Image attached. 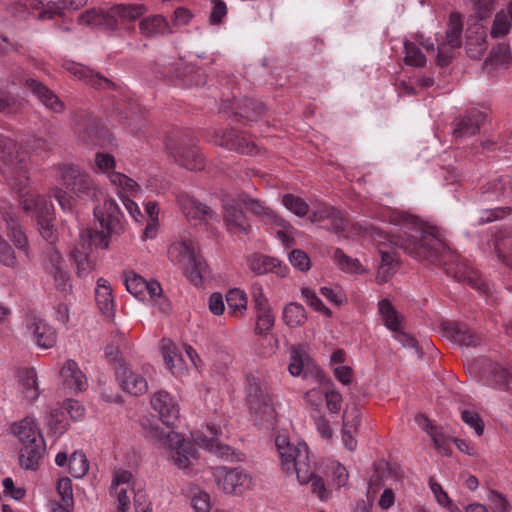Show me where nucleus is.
Returning <instances> with one entry per match:
<instances>
[{"mask_svg": "<svg viewBox=\"0 0 512 512\" xmlns=\"http://www.w3.org/2000/svg\"><path fill=\"white\" fill-rule=\"evenodd\" d=\"M192 438L199 447L213 452L222 458H229L231 455V447L218 441V430L214 425H208L206 432L195 431L192 433Z\"/></svg>", "mask_w": 512, "mask_h": 512, "instance_id": "nucleus-20", "label": "nucleus"}, {"mask_svg": "<svg viewBox=\"0 0 512 512\" xmlns=\"http://www.w3.org/2000/svg\"><path fill=\"white\" fill-rule=\"evenodd\" d=\"M463 22L462 16L458 12L450 14L448 29L445 36L438 42V53L436 56V64L440 67H446L450 64L455 54L454 51L462 45Z\"/></svg>", "mask_w": 512, "mask_h": 512, "instance_id": "nucleus-9", "label": "nucleus"}, {"mask_svg": "<svg viewBox=\"0 0 512 512\" xmlns=\"http://www.w3.org/2000/svg\"><path fill=\"white\" fill-rule=\"evenodd\" d=\"M124 284L127 291L139 300L145 299V290L147 289V281L134 271L124 273Z\"/></svg>", "mask_w": 512, "mask_h": 512, "instance_id": "nucleus-43", "label": "nucleus"}, {"mask_svg": "<svg viewBox=\"0 0 512 512\" xmlns=\"http://www.w3.org/2000/svg\"><path fill=\"white\" fill-rule=\"evenodd\" d=\"M60 375L64 386L74 392L84 391L88 386L85 374L74 360H67L64 363Z\"/></svg>", "mask_w": 512, "mask_h": 512, "instance_id": "nucleus-27", "label": "nucleus"}, {"mask_svg": "<svg viewBox=\"0 0 512 512\" xmlns=\"http://www.w3.org/2000/svg\"><path fill=\"white\" fill-rule=\"evenodd\" d=\"M146 12V7L141 4H119L108 9L110 17V31L116 30L120 25L133 22Z\"/></svg>", "mask_w": 512, "mask_h": 512, "instance_id": "nucleus-21", "label": "nucleus"}, {"mask_svg": "<svg viewBox=\"0 0 512 512\" xmlns=\"http://www.w3.org/2000/svg\"><path fill=\"white\" fill-rule=\"evenodd\" d=\"M400 217V231L387 236L390 244L417 260L444 264L447 275L456 281L467 283L481 294L487 296L491 294L489 284L481 278L477 270L464 262L447 263L450 255L437 227L428 225L409 214H403Z\"/></svg>", "mask_w": 512, "mask_h": 512, "instance_id": "nucleus-1", "label": "nucleus"}, {"mask_svg": "<svg viewBox=\"0 0 512 512\" xmlns=\"http://www.w3.org/2000/svg\"><path fill=\"white\" fill-rule=\"evenodd\" d=\"M265 111V105L257 100L244 98L238 107L237 114L247 121L257 120Z\"/></svg>", "mask_w": 512, "mask_h": 512, "instance_id": "nucleus-45", "label": "nucleus"}, {"mask_svg": "<svg viewBox=\"0 0 512 512\" xmlns=\"http://www.w3.org/2000/svg\"><path fill=\"white\" fill-rule=\"evenodd\" d=\"M485 120L486 114L484 112L469 111L455 119L453 134L456 138L473 136L479 132Z\"/></svg>", "mask_w": 512, "mask_h": 512, "instance_id": "nucleus-22", "label": "nucleus"}, {"mask_svg": "<svg viewBox=\"0 0 512 512\" xmlns=\"http://www.w3.org/2000/svg\"><path fill=\"white\" fill-rule=\"evenodd\" d=\"M227 309L230 314L242 312L246 309L247 299L245 293L240 289H231L226 295Z\"/></svg>", "mask_w": 512, "mask_h": 512, "instance_id": "nucleus-48", "label": "nucleus"}, {"mask_svg": "<svg viewBox=\"0 0 512 512\" xmlns=\"http://www.w3.org/2000/svg\"><path fill=\"white\" fill-rule=\"evenodd\" d=\"M283 205L298 217H304L309 211V205L294 194H285L282 198Z\"/></svg>", "mask_w": 512, "mask_h": 512, "instance_id": "nucleus-49", "label": "nucleus"}, {"mask_svg": "<svg viewBox=\"0 0 512 512\" xmlns=\"http://www.w3.org/2000/svg\"><path fill=\"white\" fill-rule=\"evenodd\" d=\"M57 180L79 198L95 195V184L88 173L75 164H59L54 167Z\"/></svg>", "mask_w": 512, "mask_h": 512, "instance_id": "nucleus-8", "label": "nucleus"}, {"mask_svg": "<svg viewBox=\"0 0 512 512\" xmlns=\"http://www.w3.org/2000/svg\"><path fill=\"white\" fill-rule=\"evenodd\" d=\"M94 216L101 227V231L85 229L79 234V241L71 252L75 262L77 275L87 277L95 267L94 259L90 255L91 247L107 248L110 238L124 230L123 215L114 199L107 197L103 203L94 208Z\"/></svg>", "mask_w": 512, "mask_h": 512, "instance_id": "nucleus-3", "label": "nucleus"}, {"mask_svg": "<svg viewBox=\"0 0 512 512\" xmlns=\"http://www.w3.org/2000/svg\"><path fill=\"white\" fill-rule=\"evenodd\" d=\"M161 354L167 368L173 371L178 362H181V357L176 351V347L170 340L163 339L161 344Z\"/></svg>", "mask_w": 512, "mask_h": 512, "instance_id": "nucleus-52", "label": "nucleus"}, {"mask_svg": "<svg viewBox=\"0 0 512 512\" xmlns=\"http://www.w3.org/2000/svg\"><path fill=\"white\" fill-rule=\"evenodd\" d=\"M461 417H462V420L467 425L474 428V430L478 436L483 434L484 424L477 412L471 411V410H464L461 413Z\"/></svg>", "mask_w": 512, "mask_h": 512, "instance_id": "nucleus-63", "label": "nucleus"}, {"mask_svg": "<svg viewBox=\"0 0 512 512\" xmlns=\"http://www.w3.org/2000/svg\"><path fill=\"white\" fill-rule=\"evenodd\" d=\"M283 470L288 474L295 473L300 484H311V492L322 501L330 497L324 480L315 474L316 463L310 460V453L306 443H291L284 435L277 436L275 440Z\"/></svg>", "mask_w": 512, "mask_h": 512, "instance_id": "nucleus-4", "label": "nucleus"}, {"mask_svg": "<svg viewBox=\"0 0 512 512\" xmlns=\"http://www.w3.org/2000/svg\"><path fill=\"white\" fill-rule=\"evenodd\" d=\"M477 362L484 369V373L489 374L499 387L508 386L511 375L506 368L487 358H480Z\"/></svg>", "mask_w": 512, "mask_h": 512, "instance_id": "nucleus-37", "label": "nucleus"}, {"mask_svg": "<svg viewBox=\"0 0 512 512\" xmlns=\"http://www.w3.org/2000/svg\"><path fill=\"white\" fill-rule=\"evenodd\" d=\"M405 58L404 61L407 65L415 67H424L426 64V57L416 46L415 43L405 41Z\"/></svg>", "mask_w": 512, "mask_h": 512, "instance_id": "nucleus-50", "label": "nucleus"}, {"mask_svg": "<svg viewBox=\"0 0 512 512\" xmlns=\"http://www.w3.org/2000/svg\"><path fill=\"white\" fill-rule=\"evenodd\" d=\"M283 320L289 327H298L305 323L306 314L302 305L291 302L284 307Z\"/></svg>", "mask_w": 512, "mask_h": 512, "instance_id": "nucleus-44", "label": "nucleus"}, {"mask_svg": "<svg viewBox=\"0 0 512 512\" xmlns=\"http://www.w3.org/2000/svg\"><path fill=\"white\" fill-rule=\"evenodd\" d=\"M58 493L66 506H73L72 482L68 477L61 478L57 484Z\"/></svg>", "mask_w": 512, "mask_h": 512, "instance_id": "nucleus-60", "label": "nucleus"}, {"mask_svg": "<svg viewBox=\"0 0 512 512\" xmlns=\"http://www.w3.org/2000/svg\"><path fill=\"white\" fill-rule=\"evenodd\" d=\"M0 173L19 193L22 208L33 212L37 224L40 220L53 221L54 207L50 200L27 190L29 185L27 155L12 138L0 133Z\"/></svg>", "mask_w": 512, "mask_h": 512, "instance_id": "nucleus-2", "label": "nucleus"}, {"mask_svg": "<svg viewBox=\"0 0 512 512\" xmlns=\"http://www.w3.org/2000/svg\"><path fill=\"white\" fill-rule=\"evenodd\" d=\"M20 5L24 14L28 8L42 9L38 17L41 19H51L54 15L61 14L63 11V0H23Z\"/></svg>", "mask_w": 512, "mask_h": 512, "instance_id": "nucleus-32", "label": "nucleus"}, {"mask_svg": "<svg viewBox=\"0 0 512 512\" xmlns=\"http://www.w3.org/2000/svg\"><path fill=\"white\" fill-rule=\"evenodd\" d=\"M110 17L107 11H98L96 9H89L81 13L78 17V22L81 25L100 28L110 31Z\"/></svg>", "mask_w": 512, "mask_h": 512, "instance_id": "nucleus-38", "label": "nucleus"}, {"mask_svg": "<svg viewBox=\"0 0 512 512\" xmlns=\"http://www.w3.org/2000/svg\"><path fill=\"white\" fill-rule=\"evenodd\" d=\"M13 432L17 435L22 444L29 443L30 440L43 438L36 427L34 419L30 417H26L18 424H14Z\"/></svg>", "mask_w": 512, "mask_h": 512, "instance_id": "nucleus-40", "label": "nucleus"}, {"mask_svg": "<svg viewBox=\"0 0 512 512\" xmlns=\"http://www.w3.org/2000/svg\"><path fill=\"white\" fill-rule=\"evenodd\" d=\"M288 370L293 376L302 375L303 378H307L309 373H311L320 383L324 380L321 371L310 363L309 357L301 347L292 348Z\"/></svg>", "mask_w": 512, "mask_h": 512, "instance_id": "nucleus-18", "label": "nucleus"}, {"mask_svg": "<svg viewBox=\"0 0 512 512\" xmlns=\"http://www.w3.org/2000/svg\"><path fill=\"white\" fill-rule=\"evenodd\" d=\"M302 297L305 299V301L313 307L316 311L322 312L326 316H331V310L328 309L321 299L317 297L314 291H312L309 288H302L301 290Z\"/></svg>", "mask_w": 512, "mask_h": 512, "instance_id": "nucleus-57", "label": "nucleus"}, {"mask_svg": "<svg viewBox=\"0 0 512 512\" xmlns=\"http://www.w3.org/2000/svg\"><path fill=\"white\" fill-rule=\"evenodd\" d=\"M116 377L121 388L131 395H142L148 390L146 379L132 371L125 364L119 365L117 368Z\"/></svg>", "mask_w": 512, "mask_h": 512, "instance_id": "nucleus-23", "label": "nucleus"}, {"mask_svg": "<svg viewBox=\"0 0 512 512\" xmlns=\"http://www.w3.org/2000/svg\"><path fill=\"white\" fill-rule=\"evenodd\" d=\"M95 165L100 171L108 174L109 181L116 188L130 194L137 193L140 190V186L132 178L120 172L110 171L115 167V159L111 154L97 152L95 154Z\"/></svg>", "mask_w": 512, "mask_h": 512, "instance_id": "nucleus-13", "label": "nucleus"}, {"mask_svg": "<svg viewBox=\"0 0 512 512\" xmlns=\"http://www.w3.org/2000/svg\"><path fill=\"white\" fill-rule=\"evenodd\" d=\"M168 256L173 263L183 267L195 286L201 285L203 279L210 274L208 265L198 253L195 242L190 239L171 244Z\"/></svg>", "mask_w": 512, "mask_h": 512, "instance_id": "nucleus-6", "label": "nucleus"}, {"mask_svg": "<svg viewBox=\"0 0 512 512\" xmlns=\"http://www.w3.org/2000/svg\"><path fill=\"white\" fill-rule=\"evenodd\" d=\"M289 261L293 267L301 272L308 271L311 266L308 255L300 249H295L289 254Z\"/></svg>", "mask_w": 512, "mask_h": 512, "instance_id": "nucleus-59", "label": "nucleus"}, {"mask_svg": "<svg viewBox=\"0 0 512 512\" xmlns=\"http://www.w3.org/2000/svg\"><path fill=\"white\" fill-rule=\"evenodd\" d=\"M248 265L258 275L273 272L280 277H285L288 271V268L282 266L278 259L261 254H254L249 257Z\"/></svg>", "mask_w": 512, "mask_h": 512, "instance_id": "nucleus-29", "label": "nucleus"}, {"mask_svg": "<svg viewBox=\"0 0 512 512\" xmlns=\"http://www.w3.org/2000/svg\"><path fill=\"white\" fill-rule=\"evenodd\" d=\"M19 386L25 398L35 400L39 396L37 374L34 369H26L19 373Z\"/></svg>", "mask_w": 512, "mask_h": 512, "instance_id": "nucleus-39", "label": "nucleus"}, {"mask_svg": "<svg viewBox=\"0 0 512 512\" xmlns=\"http://www.w3.org/2000/svg\"><path fill=\"white\" fill-rule=\"evenodd\" d=\"M0 215L2 220L6 223L8 237L15 247L28 257V239L18 222L13 207L9 203H3L0 205Z\"/></svg>", "mask_w": 512, "mask_h": 512, "instance_id": "nucleus-15", "label": "nucleus"}, {"mask_svg": "<svg viewBox=\"0 0 512 512\" xmlns=\"http://www.w3.org/2000/svg\"><path fill=\"white\" fill-rule=\"evenodd\" d=\"M506 177L501 176L483 187V196L487 201H507Z\"/></svg>", "mask_w": 512, "mask_h": 512, "instance_id": "nucleus-42", "label": "nucleus"}, {"mask_svg": "<svg viewBox=\"0 0 512 512\" xmlns=\"http://www.w3.org/2000/svg\"><path fill=\"white\" fill-rule=\"evenodd\" d=\"M430 488L437 502L448 509L450 512H461V509L455 505L449 498L448 494L442 489V486L436 482H430Z\"/></svg>", "mask_w": 512, "mask_h": 512, "instance_id": "nucleus-53", "label": "nucleus"}, {"mask_svg": "<svg viewBox=\"0 0 512 512\" xmlns=\"http://www.w3.org/2000/svg\"><path fill=\"white\" fill-rule=\"evenodd\" d=\"M43 269L46 274L53 278L58 291L63 294H69L72 291L70 275L65 269L60 252L55 247L46 249Z\"/></svg>", "mask_w": 512, "mask_h": 512, "instance_id": "nucleus-11", "label": "nucleus"}, {"mask_svg": "<svg viewBox=\"0 0 512 512\" xmlns=\"http://www.w3.org/2000/svg\"><path fill=\"white\" fill-rule=\"evenodd\" d=\"M0 263L10 268L18 265L14 250L2 236H0Z\"/></svg>", "mask_w": 512, "mask_h": 512, "instance_id": "nucleus-56", "label": "nucleus"}, {"mask_svg": "<svg viewBox=\"0 0 512 512\" xmlns=\"http://www.w3.org/2000/svg\"><path fill=\"white\" fill-rule=\"evenodd\" d=\"M139 30L140 33L147 38L173 32L168 22L161 15H153L141 20Z\"/></svg>", "mask_w": 512, "mask_h": 512, "instance_id": "nucleus-33", "label": "nucleus"}, {"mask_svg": "<svg viewBox=\"0 0 512 512\" xmlns=\"http://www.w3.org/2000/svg\"><path fill=\"white\" fill-rule=\"evenodd\" d=\"M96 303L100 311L108 317L114 313V302L112 297V289L109 282L104 278L97 280V288L95 290Z\"/></svg>", "mask_w": 512, "mask_h": 512, "instance_id": "nucleus-34", "label": "nucleus"}, {"mask_svg": "<svg viewBox=\"0 0 512 512\" xmlns=\"http://www.w3.org/2000/svg\"><path fill=\"white\" fill-rule=\"evenodd\" d=\"M167 149L177 163L189 170H202L205 166L203 156L195 146L186 145L184 139H169Z\"/></svg>", "mask_w": 512, "mask_h": 512, "instance_id": "nucleus-14", "label": "nucleus"}, {"mask_svg": "<svg viewBox=\"0 0 512 512\" xmlns=\"http://www.w3.org/2000/svg\"><path fill=\"white\" fill-rule=\"evenodd\" d=\"M488 500L492 512H512L511 505L502 494L490 491Z\"/></svg>", "mask_w": 512, "mask_h": 512, "instance_id": "nucleus-58", "label": "nucleus"}, {"mask_svg": "<svg viewBox=\"0 0 512 512\" xmlns=\"http://www.w3.org/2000/svg\"><path fill=\"white\" fill-rule=\"evenodd\" d=\"M487 46L483 38L475 40L469 38L466 42V53L470 58L479 59L485 52Z\"/></svg>", "mask_w": 512, "mask_h": 512, "instance_id": "nucleus-64", "label": "nucleus"}, {"mask_svg": "<svg viewBox=\"0 0 512 512\" xmlns=\"http://www.w3.org/2000/svg\"><path fill=\"white\" fill-rule=\"evenodd\" d=\"M67 70L77 79L84 81L86 84L97 89H112L114 83L108 78L95 73L86 66L78 63H70L67 65Z\"/></svg>", "mask_w": 512, "mask_h": 512, "instance_id": "nucleus-25", "label": "nucleus"}, {"mask_svg": "<svg viewBox=\"0 0 512 512\" xmlns=\"http://www.w3.org/2000/svg\"><path fill=\"white\" fill-rule=\"evenodd\" d=\"M52 222L53 221L45 222L43 220H40V223L38 224L40 235L50 245L48 248L54 247L53 245L58 240L57 230Z\"/></svg>", "mask_w": 512, "mask_h": 512, "instance_id": "nucleus-62", "label": "nucleus"}, {"mask_svg": "<svg viewBox=\"0 0 512 512\" xmlns=\"http://www.w3.org/2000/svg\"><path fill=\"white\" fill-rule=\"evenodd\" d=\"M45 451L44 439L30 440L20 450V464L25 469H36Z\"/></svg>", "mask_w": 512, "mask_h": 512, "instance_id": "nucleus-30", "label": "nucleus"}, {"mask_svg": "<svg viewBox=\"0 0 512 512\" xmlns=\"http://www.w3.org/2000/svg\"><path fill=\"white\" fill-rule=\"evenodd\" d=\"M381 262L376 272V281L379 284L388 282L397 270L398 262L395 256L389 251L379 247Z\"/></svg>", "mask_w": 512, "mask_h": 512, "instance_id": "nucleus-36", "label": "nucleus"}, {"mask_svg": "<svg viewBox=\"0 0 512 512\" xmlns=\"http://www.w3.org/2000/svg\"><path fill=\"white\" fill-rule=\"evenodd\" d=\"M152 408L159 414L161 421L168 427L173 426L179 418V406L166 391H158L151 398Z\"/></svg>", "mask_w": 512, "mask_h": 512, "instance_id": "nucleus-17", "label": "nucleus"}, {"mask_svg": "<svg viewBox=\"0 0 512 512\" xmlns=\"http://www.w3.org/2000/svg\"><path fill=\"white\" fill-rule=\"evenodd\" d=\"M181 67H177L174 73V77L177 78H187L186 83L189 85H201L204 84L205 81L202 79L203 75L199 70H196L192 65H184L180 64Z\"/></svg>", "mask_w": 512, "mask_h": 512, "instance_id": "nucleus-51", "label": "nucleus"}, {"mask_svg": "<svg viewBox=\"0 0 512 512\" xmlns=\"http://www.w3.org/2000/svg\"><path fill=\"white\" fill-rule=\"evenodd\" d=\"M182 210L187 218L197 219H213L217 218V214L206 204L188 195L179 198Z\"/></svg>", "mask_w": 512, "mask_h": 512, "instance_id": "nucleus-31", "label": "nucleus"}, {"mask_svg": "<svg viewBox=\"0 0 512 512\" xmlns=\"http://www.w3.org/2000/svg\"><path fill=\"white\" fill-rule=\"evenodd\" d=\"M312 223H323V227L332 230L335 233H341L345 230L346 219L340 211L328 205H320L309 217Z\"/></svg>", "mask_w": 512, "mask_h": 512, "instance_id": "nucleus-19", "label": "nucleus"}, {"mask_svg": "<svg viewBox=\"0 0 512 512\" xmlns=\"http://www.w3.org/2000/svg\"><path fill=\"white\" fill-rule=\"evenodd\" d=\"M238 197H239V200H240L242 206L245 207L248 212L252 213L253 215H255L257 217L274 220L275 222L279 221L280 222L279 224L281 226L285 227L284 220L277 219V217L274 215L273 211L269 207L265 206L259 200L250 197L246 193H239Z\"/></svg>", "mask_w": 512, "mask_h": 512, "instance_id": "nucleus-35", "label": "nucleus"}, {"mask_svg": "<svg viewBox=\"0 0 512 512\" xmlns=\"http://www.w3.org/2000/svg\"><path fill=\"white\" fill-rule=\"evenodd\" d=\"M25 86L39 99V101L49 110L60 113L64 110V103L48 87L40 81L28 78L25 80Z\"/></svg>", "mask_w": 512, "mask_h": 512, "instance_id": "nucleus-24", "label": "nucleus"}, {"mask_svg": "<svg viewBox=\"0 0 512 512\" xmlns=\"http://www.w3.org/2000/svg\"><path fill=\"white\" fill-rule=\"evenodd\" d=\"M256 312V331L260 334L269 331L274 325V316L271 313L270 306L258 309Z\"/></svg>", "mask_w": 512, "mask_h": 512, "instance_id": "nucleus-55", "label": "nucleus"}, {"mask_svg": "<svg viewBox=\"0 0 512 512\" xmlns=\"http://www.w3.org/2000/svg\"><path fill=\"white\" fill-rule=\"evenodd\" d=\"M320 293L324 296L328 301L335 305H342L346 302V295L343 290L338 287H327L324 286L320 289Z\"/></svg>", "mask_w": 512, "mask_h": 512, "instance_id": "nucleus-61", "label": "nucleus"}, {"mask_svg": "<svg viewBox=\"0 0 512 512\" xmlns=\"http://www.w3.org/2000/svg\"><path fill=\"white\" fill-rule=\"evenodd\" d=\"M378 306L386 327L397 332L400 327V320L391 303L387 299H383L379 302Z\"/></svg>", "mask_w": 512, "mask_h": 512, "instance_id": "nucleus-47", "label": "nucleus"}, {"mask_svg": "<svg viewBox=\"0 0 512 512\" xmlns=\"http://www.w3.org/2000/svg\"><path fill=\"white\" fill-rule=\"evenodd\" d=\"M26 329L41 348H51L57 340L55 329L44 319L36 315H28L25 320Z\"/></svg>", "mask_w": 512, "mask_h": 512, "instance_id": "nucleus-16", "label": "nucleus"}, {"mask_svg": "<svg viewBox=\"0 0 512 512\" xmlns=\"http://www.w3.org/2000/svg\"><path fill=\"white\" fill-rule=\"evenodd\" d=\"M512 21V1L509 2L507 11H500L495 15L492 28L491 36L493 38H500L508 34L511 27Z\"/></svg>", "mask_w": 512, "mask_h": 512, "instance_id": "nucleus-41", "label": "nucleus"}, {"mask_svg": "<svg viewBox=\"0 0 512 512\" xmlns=\"http://www.w3.org/2000/svg\"><path fill=\"white\" fill-rule=\"evenodd\" d=\"M246 401L255 424L269 423L274 418V408L267 389L254 376L247 377Z\"/></svg>", "mask_w": 512, "mask_h": 512, "instance_id": "nucleus-7", "label": "nucleus"}, {"mask_svg": "<svg viewBox=\"0 0 512 512\" xmlns=\"http://www.w3.org/2000/svg\"><path fill=\"white\" fill-rule=\"evenodd\" d=\"M218 487L226 494L239 495L250 487L251 476L241 468L218 467L215 471Z\"/></svg>", "mask_w": 512, "mask_h": 512, "instance_id": "nucleus-12", "label": "nucleus"}, {"mask_svg": "<svg viewBox=\"0 0 512 512\" xmlns=\"http://www.w3.org/2000/svg\"><path fill=\"white\" fill-rule=\"evenodd\" d=\"M141 425L145 430V436L153 441L161 442L171 449V458L174 464L185 469L196 459L197 451L194 444L186 442L179 433L168 431L164 433L159 426L153 425L148 419L142 420Z\"/></svg>", "mask_w": 512, "mask_h": 512, "instance_id": "nucleus-5", "label": "nucleus"}, {"mask_svg": "<svg viewBox=\"0 0 512 512\" xmlns=\"http://www.w3.org/2000/svg\"><path fill=\"white\" fill-rule=\"evenodd\" d=\"M334 259L339 267L347 272L356 273L359 271L361 264L357 259L347 256L342 249L337 248L334 251Z\"/></svg>", "mask_w": 512, "mask_h": 512, "instance_id": "nucleus-54", "label": "nucleus"}, {"mask_svg": "<svg viewBox=\"0 0 512 512\" xmlns=\"http://www.w3.org/2000/svg\"><path fill=\"white\" fill-rule=\"evenodd\" d=\"M222 218L228 232L247 235L251 231V225L242 210V204L238 194L224 195L221 199Z\"/></svg>", "mask_w": 512, "mask_h": 512, "instance_id": "nucleus-10", "label": "nucleus"}, {"mask_svg": "<svg viewBox=\"0 0 512 512\" xmlns=\"http://www.w3.org/2000/svg\"><path fill=\"white\" fill-rule=\"evenodd\" d=\"M442 332L447 339L461 346H476L479 343V338L461 323L443 322Z\"/></svg>", "mask_w": 512, "mask_h": 512, "instance_id": "nucleus-26", "label": "nucleus"}, {"mask_svg": "<svg viewBox=\"0 0 512 512\" xmlns=\"http://www.w3.org/2000/svg\"><path fill=\"white\" fill-rule=\"evenodd\" d=\"M215 142L228 150H235L241 153H252L256 147L253 142L247 141L233 129L218 132Z\"/></svg>", "mask_w": 512, "mask_h": 512, "instance_id": "nucleus-28", "label": "nucleus"}, {"mask_svg": "<svg viewBox=\"0 0 512 512\" xmlns=\"http://www.w3.org/2000/svg\"><path fill=\"white\" fill-rule=\"evenodd\" d=\"M69 473L74 478H82L89 469V463L85 454L81 451H75L71 454L69 461Z\"/></svg>", "mask_w": 512, "mask_h": 512, "instance_id": "nucleus-46", "label": "nucleus"}]
</instances>
